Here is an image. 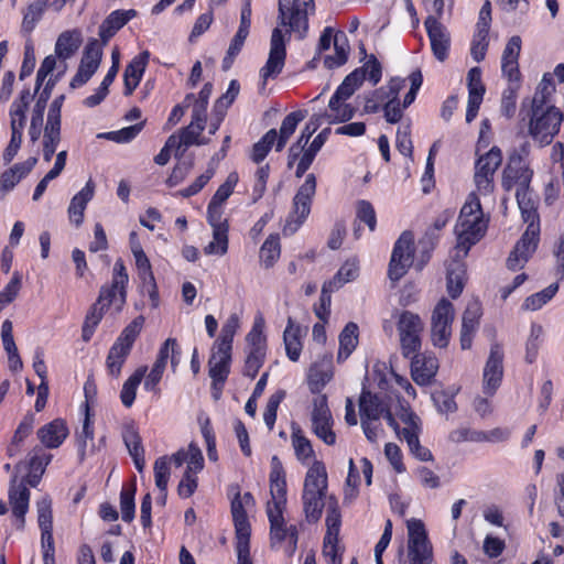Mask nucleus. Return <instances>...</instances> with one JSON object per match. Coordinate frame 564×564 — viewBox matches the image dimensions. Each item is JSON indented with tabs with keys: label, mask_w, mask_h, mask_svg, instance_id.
I'll use <instances>...</instances> for the list:
<instances>
[{
	"label": "nucleus",
	"mask_w": 564,
	"mask_h": 564,
	"mask_svg": "<svg viewBox=\"0 0 564 564\" xmlns=\"http://www.w3.org/2000/svg\"><path fill=\"white\" fill-rule=\"evenodd\" d=\"M502 162V153L499 148H491L486 154L481 155L475 165V184L481 195H490L494 192V177Z\"/></svg>",
	"instance_id": "obj_14"
},
{
	"label": "nucleus",
	"mask_w": 564,
	"mask_h": 564,
	"mask_svg": "<svg viewBox=\"0 0 564 564\" xmlns=\"http://www.w3.org/2000/svg\"><path fill=\"white\" fill-rule=\"evenodd\" d=\"M95 187L94 181L89 178L84 188L70 199L67 214L69 221L76 227H79L84 221V213L87 204L95 195Z\"/></svg>",
	"instance_id": "obj_27"
},
{
	"label": "nucleus",
	"mask_w": 564,
	"mask_h": 564,
	"mask_svg": "<svg viewBox=\"0 0 564 564\" xmlns=\"http://www.w3.org/2000/svg\"><path fill=\"white\" fill-rule=\"evenodd\" d=\"M83 35L79 30H67L62 32L55 43L56 56L65 62L70 58L80 47Z\"/></svg>",
	"instance_id": "obj_32"
},
{
	"label": "nucleus",
	"mask_w": 564,
	"mask_h": 564,
	"mask_svg": "<svg viewBox=\"0 0 564 564\" xmlns=\"http://www.w3.org/2000/svg\"><path fill=\"white\" fill-rule=\"evenodd\" d=\"M347 99L333 95L328 102L329 113L325 115L329 122H346L355 115V108L346 102Z\"/></svg>",
	"instance_id": "obj_41"
},
{
	"label": "nucleus",
	"mask_w": 564,
	"mask_h": 564,
	"mask_svg": "<svg viewBox=\"0 0 564 564\" xmlns=\"http://www.w3.org/2000/svg\"><path fill=\"white\" fill-rule=\"evenodd\" d=\"M286 57L285 41L282 31L275 28L272 31L270 53L265 65L260 69L262 88L269 78L276 77L283 69Z\"/></svg>",
	"instance_id": "obj_16"
},
{
	"label": "nucleus",
	"mask_w": 564,
	"mask_h": 564,
	"mask_svg": "<svg viewBox=\"0 0 564 564\" xmlns=\"http://www.w3.org/2000/svg\"><path fill=\"white\" fill-rule=\"evenodd\" d=\"M543 335V328L541 325L533 324L531 327L530 336L525 345V360L532 364L538 356V351L541 345V337Z\"/></svg>",
	"instance_id": "obj_61"
},
{
	"label": "nucleus",
	"mask_w": 564,
	"mask_h": 564,
	"mask_svg": "<svg viewBox=\"0 0 564 564\" xmlns=\"http://www.w3.org/2000/svg\"><path fill=\"white\" fill-rule=\"evenodd\" d=\"M271 501L267 505V514L270 521L271 546L274 547L283 541H289V552L293 554L297 544V530L295 525H286L283 512L286 506L285 470L278 456L271 459L270 471Z\"/></svg>",
	"instance_id": "obj_2"
},
{
	"label": "nucleus",
	"mask_w": 564,
	"mask_h": 564,
	"mask_svg": "<svg viewBox=\"0 0 564 564\" xmlns=\"http://www.w3.org/2000/svg\"><path fill=\"white\" fill-rule=\"evenodd\" d=\"M33 95L29 88L23 89L10 108V128L23 130L26 124V111Z\"/></svg>",
	"instance_id": "obj_37"
},
{
	"label": "nucleus",
	"mask_w": 564,
	"mask_h": 564,
	"mask_svg": "<svg viewBox=\"0 0 564 564\" xmlns=\"http://www.w3.org/2000/svg\"><path fill=\"white\" fill-rule=\"evenodd\" d=\"M128 280L123 262L117 260L113 265L111 284L101 288L97 304L102 305V308L115 306L118 312L121 311L126 303Z\"/></svg>",
	"instance_id": "obj_12"
},
{
	"label": "nucleus",
	"mask_w": 564,
	"mask_h": 564,
	"mask_svg": "<svg viewBox=\"0 0 564 564\" xmlns=\"http://www.w3.org/2000/svg\"><path fill=\"white\" fill-rule=\"evenodd\" d=\"M529 134L540 145L550 144L558 133L563 113L555 106L531 107Z\"/></svg>",
	"instance_id": "obj_5"
},
{
	"label": "nucleus",
	"mask_w": 564,
	"mask_h": 564,
	"mask_svg": "<svg viewBox=\"0 0 564 564\" xmlns=\"http://www.w3.org/2000/svg\"><path fill=\"white\" fill-rule=\"evenodd\" d=\"M454 318V305L445 297L441 299L432 311L430 323V338L434 347L446 348L448 346Z\"/></svg>",
	"instance_id": "obj_6"
},
{
	"label": "nucleus",
	"mask_w": 564,
	"mask_h": 564,
	"mask_svg": "<svg viewBox=\"0 0 564 564\" xmlns=\"http://www.w3.org/2000/svg\"><path fill=\"white\" fill-rule=\"evenodd\" d=\"M521 37L519 35L512 36L508 41L501 57V70L509 82V86L502 95L501 111L508 118H511L514 115L517 91L520 88L521 74L518 61L521 52Z\"/></svg>",
	"instance_id": "obj_4"
},
{
	"label": "nucleus",
	"mask_w": 564,
	"mask_h": 564,
	"mask_svg": "<svg viewBox=\"0 0 564 564\" xmlns=\"http://www.w3.org/2000/svg\"><path fill=\"white\" fill-rule=\"evenodd\" d=\"M148 371L147 366L139 367L124 382L120 392V400L126 408H131L137 397V390Z\"/></svg>",
	"instance_id": "obj_39"
},
{
	"label": "nucleus",
	"mask_w": 564,
	"mask_h": 564,
	"mask_svg": "<svg viewBox=\"0 0 564 564\" xmlns=\"http://www.w3.org/2000/svg\"><path fill=\"white\" fill-rule=\"evenodd\" d=\"M281 247L278 235H270L260 248V261L264 268H271L280 258Z\"/></svg>",
	"instance_id": "obj_44"
},
{
	"label": "nucleus",
	"mask_w": 564,
	"mask_h": 564,
	"mask_svg": "<svg viewBox=\"0 0 564 564\" xmlns=\"http://www.w3.org/2000/svg\"><path fill=\"white\" fill-rule=\"evenodd\" d=\"M532 177V172L522 165L521 159H510L503 170L502 186L510 191L512 187H528Z\"/></svg>",
	"instance_id": "obj_26"
},
{
	"label": "nucleus",
	"mask_w": 564,
	"mask_h": 564,
	"mask_svg": "<svg viewBox=\"0 0 564 564\" xmlns=\"http://www.w3.org/2000/svg\"><path fill=\"white\" fill-rule=\"evenodd\" d=\"M66 158H67V152L65 150L57 153L53 169L50 170L36 185L34 194H33V200H39L40 197L44 194V192L47 187V184L52 180L59 176V174L63 172V170L65 167Z\"/></svg>",
	"instance_id": "obj_43"
},
{
	"label": "nucleus",
	"mask_w": 564,
	"mask_h": 564,
	"mask_svg": "<svg viewBox=\"0 0 564 564\" xmlns=\"http://www.w3.org/2000/svg\"><path fill=\"white\" fill-rule=\"evenodd\" d=\"M205 129V124L196 121H191V123L182 129L180 139H177V145L189 147L193 144L202 145L207 144L209 140L200 139V133Z\"/></svg>",
	"instance_id": "obj_48"
},
{
	"label": "nucleus",
	"mask_w": 564,
	"mask_h": 564,
	"mask_svg": "<svg viewBox=\"0 0 564 564\" xmlns=\"http://www.w3.org/2000/svg\"><path fill=\"white\" fill-rule=\"evenodd\" d=\"M143 127H144V122L141 121L139 123L122 128L117 131L101 133V134H99V137L106 138L110 141L117 142V143H127V142H130L131 140H133L141 132Z\"/></svg>",
	"instance_id": "obj_54"
},
{
	"label": "nucleus",
	"mask_w": 564,
	"mask_h": 564,
	"mask_svg": "<svg viewBox=\"0 0 564 564\" xmlns=\"http://www.w3.org/2000/svg\"><path fill=\"white\" fill-rule=\"evenodd\" d=\"M335 55L325 59V64L332 67H338L347 62V39L344 33L339 32L334 36Z\"/></svg>",
	"instance_id": "obj_53"
},
{
	"label": "nucleus",
	"mask_w": 564,
	"mask_h": 564,
	"mask_svg": "<svg viewBox=\"0 0 564 564\" xmlns=\"http://www.w3.org/2000/svg\"><path fill=\"white\" fill-rule=\"evenodd\" d=\"M300 336H301L300 327L295 326L292 318L289 317L288 326L283 333V339H284L286 355L292 361H296L302 351V343H301Z\"/></svg>",
	"instance_id": "obj_42"
},
{
	"label": "nucleus",
	"mask_w": 564,
	"mask_h": 564,
	"mask_svg": "<svg viewBox=\"0 0 564 564\" xmlns=\"http://www.w3.org/2000/svg\"><path fill=\"white\" fill-rule=\"evenodd\" d=\"M45 6H46L45 1L36 0L28 7L26 12L24 13V17H23V28L25 30H28V31L33 30L35 23L37 21H40L41 17L44 12Z\"/></svg>",
	"instance_id": "obj_64"
},
{
	"label": "nucleus",
	"mask_w": 564,
	"mask_h": 564,
	"mask_svg": "<svg viewBox=\"0 0 564 564\" xmlns=\"http://www.w3.org/2000/svg\"><path fill=\"white\" fill-rule=\"evenodd\" d=\"M516 197L521 210L523 221L528 226L534 225L540 229L539 215L536 213L535 200L533 199L530 187H517Z\"/></svg>",
	"instance_id": "obj_36"
},
{
	"label": "nucleus",
	"mask_w": 564,
	"mask_h": 564,
	"mask_svg": "<svg viewBox=\"0 0 564 564\" xmlns=\"http://www.w3.org/2000/svg\"><path fill=\"white\" fill-rule=\"evenodd\" d=\"M468 82V105L466 111V121L471 122L479 110L482 97L485 94V86L481 82V70L479 67H473L467 74Z\"/></svg>",
	"instance_id": "obj_24"
},
{
	"label": "nucleus",
	"mask_w": 564,
	"mask_h": 564,
	"mask_svg": "<svg viewBox=\"0 0 564 564\" xmlns=\"http://www.w3.org/2000/svg\"><path fill=\"white\" fill-rule=\"evenodd\" d=\"M278 4L280 23L303 39L308 30V12L314 10L313 0H279Z\"/></svg>",
	"instance_id": "obj_7"
},
{
	"label": "nucleus",
	"mask_w": 564,
	"mask_h": 564,
	"mask_svg": "<svg viewBox=\"0 0 564 564\" xmlns=\"http://www.w3.org/2000/svg\"><path fill=\"white\" fill-rule=\"evenodd\" d=\"M557 291V283L550 284L544 290L528 296L522 304V308L525 311H538L551 301Z\"/></svg>",
	"instance_id": "obj_47"
},
{
	"label": "nucleus",
	"mask_w": 564,
	"mask_h": 564,
	"mask_svg": "<svg viewBox=\"0 0 564 564\" xmlns=\"http://www.w3.org/2000/svg\"><path fill=\"white\" fill-rule=\"evenodd\" d=\"M253 497L250 492L236 495L231 501V513L236 531V545L249 544L251 527L246 512L247 507L253 506Z\"/></svg>",
	"instance_id": "obj_18"
},
{
	"label": "nucleus",
	"mask_w": 564,
	"mask_h": 564,
	"mask_svg": "<svg viewBox=\"0 0 564 564\" xmlns=\"http://www.w3.org/2000/svg\"><path fill=\"white\" fill-rule=\"evenodd\" d=\"M487 226L488 220L484 216L480 202L477 195L471 193L460 209L455 227L457 252L467 256L470 247L485 236Z\"/></svg>",
	"instance_id": "obj_3"
},
{
	"label": "nucleus",
	"mask_w": 564,
	"mask_h": 564,
	"mask_svg": "<svg viewBox=\"0 0 564 564\" xmlns=\"http://www.w3.org/2000/svg\"><path fill=\"white\" fill-rule=\"evenodd\" d=\"M238 182V174L236 172L230 173L225 183H223L214 196L212 197L210 202L212 204L221 206L228 197L232 194L234 188Z\"/></svg>",
	"instance_id": "obj_62"
},
{
	"label": "nucleus",
	"mask_w": 564,
	"mask_h": 564,
	"mask_svg": "<svg viewBox=\"0 0 564 564\" xmlns=\"http://www.w3.org/2000/svg\"><path fill=\"white\" fill-rule=\"evenodd\" d=\"M135 17L137 11L133 9L112 11L99 26L100 44L106 45L117 31Z\"/></svg>",
	"instance_id": "obj_28"
},
{
	"label": "nucleus",
	"mask_w": 564,
	"mask_h": 564,
	"mask_svg": "<svg viewBox=\"0 0 564 564\" xmlns=\"http://www.w3.org/2000/svg\"><path fill=\"white\" fill-rule=\"evenodd\" d=\"M503 377V351L499 344H494L484 368V393L492 397L499 388Z\"/></svg>",
	"instance_id": "obj_19"
},
{
	"label": "nucleus",
	"mask_w": 564,
	"mask_h": 564,
	"mask_svg": "<svg viewBox=\"0 0 564 564\" xmlns=\"http://www.w3.org/2000/svg\"><path fill=\"white\" fill-rule=\"evenodd\" d=\"M446 286L448 294L456 299L463 292L465 280H466V267L465 263L459 259H453L447 264L446 273Z\"/></svg>",
	"instance_id": "obj_35"
},
{
	"label": "nucleus",
	"mask_w": 564,
	"mask_h": 564,
	"mask_svg": "<svg viewBox=\"0 0 564 564\" xmlns=\"http://www.w3.org/2000/svg\"><path fill=\"white\" fill-rule=\"evenodd\" d=\"M539 234L540 229L534 225L527 227L507 259L508 269L516 271L524 267L538 247Z\"/></svg>",
	"instance_id": "obj_17"
},
{
	"label": "nucleus",
	"mask_w": 564,
	"mask_h": 564,
	"mask_svg": "<svg viewBox=\"0 0 564 564\" xmlns=\"http://www.w3.org/2000/svg\"><path fill=\"white\" fill-rule=\"evenodd\" d=\"M325 522L327 528L325 536L338 539L341 524V514L336 499L330 498L327 503V514Z\"/></svg>",
	"instance_id": "obj_50"
},
{
	"label": "nucleus",
	"mask_w": 564,
	"mask_h": 564,
	"mask_svg": "<svg viewBox=\"0 0 564 564\" xmlns=\"http://www.w3.org/2000/svg\"><path fill=\"white\" fill-rule=\"evenodd\" d=\"M145 318L142 315L137 316L129 325H127L120 336L115 341L116 345H120L130 350L133 346V343L140 335L143 325H144Z\"/></svg>",
	"instance_id": "obj_46"
},
{
	"label": "nucleus",
	"mask_w": 564,
	"mask_h": 564,
	"mask_svg": "<svg viewBox=\"0 0 564 564\" xmlns=\"http://www.w3.org/2000/svg\"><path fill=\"white\" fill-rule=\"evenodd\" d=\"M358 344V326L355 323H348L339 335L338 361L348 358L356 349Z\"/></svg>",
	"instance_id": "obj_40"
},
{
	"label": "nucleus",
	"mask_w": 564,
	"mask_h": 564,
	"mask_svg": "<svg viewBox=\"0 0 564 564\" xmlns=\"http://www.w3.org/2000/svg\"><path fill=\"white\" fill-rule=\"evenodd\" d=\"M150 57L148 51H143L127 65L123 74L124 95L129 96L138 87L145 70Z\"/></svg>",
	"instance_id": "obj_29"
},
{
	"label": "nucleus",
	"mask_w": 564,
	"mask_h": 564,
	"mask_svg": "<svg viewBox=\"0 0 564 564\" xmlns=\"http://www.w3.org/2000/svg\"><path fill=\"white\" fill-rule=\"evenodd\" d=\"M155 485L161 492L166 491L170 478V467L167 456L159 457L154 463Z\"/></svg>",
	"instance_id": "obj_63"
},
{
	"label": "nucleus",
	"mask_w": 564,
	"mask_h": 564,
	"mask_svg": "<svg viewBox=\"0 0 564 564\" xmlns=\"http://www.w3.org/2000/svg\"><path fill=\"white\" fill-rule=\"evenodd\" d=\"M276 130L270 129L260 141H258L251 152V160L254 163L262 162L271 150L272 145L276 143Z\"/></svg>",
	"instance_id": "obj_51"
},
{
	"label": "nucleus",
	"mask_w": 564,
	"mask_h": 564,
	"mask_svg": "<svg viewBox=\"0 0 564 564\" xmlns=\"http://www.w3.org/2000/svg\"><path fill=\"white\" fill-rule=\"evenodd\" d=\"M332 356L324 355L318 358L308 370L307 386L312 393L321 395V391L332 380L333 371Z\"/></svg>",
	"instance_id": "obj_23"
},
{
	"label": "nucleus",
	"mask_w": 564,
	"mask_h": 564,
	"mask_svg": "<svg viewBox=\"0 0 564 564\" xmlns=\"http://www.w3.org/2000/svg\"><path fill=\"white\" fill-rule=\"evenodd\" d=\"M388 405L370 391L364 390L359 398V412L361 421H378L388 410Z\"/></svg>",
	"instance_id": "obj_31"
},
{
	"label": "nucleus",
	"mask_w": 564,
	"mask_h": 564,
	"mask_svg": "<svg viewBox=\"0 0 564 564\" xmlns=\"http://www.w3.org/2000/svg\"><path fill=\"white\" fill-rule=\"evenodd\" d=\"M264 319L262 316L256 318L251 330L248 333L246 340L250 346V350L265 351V336L263 334Z\"/></svg>",
	"instance_id": "obj_55"
},
{
	"label": "nucleus",
	"mask_w": 564,
	"mask_h": 564,
	"mask_svg": "<svg viewBox=\"0 0 564 564\" xmlns=\"http://www.w3.org/2000/svg\"><path fill=\"white\" fill-rule=\"evenodd\" d=\"M424 25L433 55L437 61L444 62L448 56L451 46V35L447 29L433 15L426 18Z\"/></svg>",
	"instance_id": "obj_20"
},
{
	"label": "nucleus",
	"mask_w": 564,
	"mask_h": 564,
	"mask_svg": "<svg viewBox=\"0 0 564 564\" xmlns=\"http://www.w3.org/2000/svg\"><path fill=\"white\" fill-rule=\"evenodd\" d=\"M130 350L123 348L120 345L113 344L110 348L107 360H106V367L108 370V373L111 377L118 378L121 373V368L129 356Z\"/></svg>",
	"instance_id": "obj_45"
},
{
	"label": "nucleus",
	"mask_w": 564,
	"mask_h": 564,
	"mask_svg": "<svg viewBox=\"0 0 564 564\" xmlns=\"http://www.w3.org/2000/svg\"><path fill=\"white\" fill-rule=\"evenodd\" d=\"M30 490L24 480L17 481V477L11 480L9 489V502L12 513L15 517V527L19 530L24 528L25 514L29 510Z\"/></svg>",
	"instance_id": "obj_21"
},
{
	"label": "nucleus",
	"mask_w": 564,
	"mask_h": 564,
	"mask_svg": "<svg viewBox=\"0 0 564 564\" xmlns=\"http://www.w3.org/2000/svg\"><path fill=\"white\" fill-rule=\"evenodd\" d=\"M555 91V86L553 84V79L551 74L546 73L543 75L542 80L540 82L534 96L531 100V107H543V106H552L550 104V97Z\"/></svg>",
	"instance_id": "obj_49"
},
{
	"label": "nucleus",
	"mask_w": 564,
	"mask_h": 564,
	"mask_svg": "<svg viewBox=\"0 0 564 564\" xmlns=\"http://www.w3.org/2000/svg\"><path fill=\"white\" fill-rule=\"evenodd\" d=\"M401 419L406 424V426L400 430L399 436H402L409 446L413 444L416 445L415 443L419 440V417L414 413L409 412L403 414Z\"/></svg>",
	"instance_id": "obj_60"
},
{
	"label": "nucleus",
	"mask_w": 564,
	"mask_h": 564,
	"mask_svg": "<svg viewBox=\"0 0 564 564\" xmlns=\"http://www.w3.org/2000/svg\"><path fill=\"white\" fill-rule=\"evenodd\" d=\"M68 434L66 422L62 419L53 420L36 432L37 438L46 448L59 447Z\"/></svg>",
	"instance_id": "obj_25"
},
{
	"label": "nucleus",
	"mask_w": 564,
	"mask_h": 564,
	"mask_svg": "<svg viewBox=\"0 0 564 564\" xmlns=\"http://www.w3.org/2000/svg\"><path fill=\"white\" fill-rule=\"evenodd\" d=\"M408 534L409 564H432L433 550L423 522L416 519L409 520Z\"/></svg>",
	"instance_id": "obj_11"
},
{
	"label": "nucleus",
	"mask_w": 564,
	"mask_h": 564,
	"mask_svg": "<svg viewBox=\"0 0 564 564\" xmlns=\"http://www.w3.org/2000/svg\"><path fill=\"white\" fill-rule=\"evenodd\" d=\"M104 311H105V308H102V305L97 304V302H96L93 305V307L90 308L89 313L86 315V318H85V322L83 325V333H82V337H83L84 341L90 340V338L95 332V328L97 327V325L99 324V322L101 321V318L104 316Z\"/></svg>",
	"instance_id": "obj_56"
},
{
	"label": "nucleus",
	"mask_w": 564,
	"mask_h": 564,
	"mask_svg": "<svg viewBox=\"0 0 564 564\" xmlns=\"http://www.w3.org/2000/svg\"><path fill=\"white\" fill-rule=\"evenodd\" d=\"M316 193V177L307 174L304 183L297 189L293 198L292 212L289 215L284 231L295 232L311 213V205Z\"/></svg>",
	"instance_id": "obj_9"
},
{
	"label": "nucleus",
	"mask_w": 564,
	"mask_h": 564,
	"mask_svg": "<svg viewBox=\"0 0 564 564\" xmlns=\"http://www.w3.org/2000/svg\"><path fill=\"white\" fill-rule=\"evenodd\" d=\"M397 329L402 355L409 358L419 352L422 345L421 335L424 330L422 318L413 312L403 311L399 316Z\"/></svg>",
	"instance_id": "obj_8"
},
{
	"label": "nucleus",
	"mask_w": 564,
	"mask_h": 564,
	"mask_svg": "<svg viewBox=\"0 0 564 564\" xmlns=\"http://www.w3.org/2000/svg\"><path fill=\"white\" fill-rule=\"evenodd\" d=\"M311 427L314 435L328 446L336 444L334 417L328 408L326 394L316 395L312 402Z\"/></svg>",
	"instance_id": "obj_10"
},
{
	"label": "nucleus",
	"mask_w": 564,
	"mask_h": 564,
	"mask_svg": "<svg viewBox=\"0 0 564 564\" xmlns=\"http://www.w3.org/2000/svg\"><path fill=\"white\" fill-rule=\"evenodd\" d=\"M323 117L324 116L322 115L313 116L310 119V121L305 124L297 141L290 147L288 154V167L291 169L293 164L296 162L297 158L302 153L303 149L307 145L312 135L322 124Z\"/></svg>",
	"instance_id": "obj_33"
},
{
	"label": "nucleus",
	"mask_w": 564,
	"mask_h": 564,
	"mask_svg": "<svg viewBox=\"0 0 564 564\" xmlns=\"http://www.w3.org/2000/svg\"><path fill=\"white\" fill-rule=\"evenodd\" d=\"M228 360L209 359V376L213 380V389H218V384H224L229 373Z\"/></svg>",
	"instance_id": "obj_59"
},
{
	"label": "nucleus",
	"mask_w": 564,
	"mask_h": 564,
	"mask_svg": "<svg viewBox=\"0 0 564 564\" xmlns=\"http://www.w3.org/2000/svg\"><path fill=\"white\" fill-rule=\"evenodd\" d=\"M414 237L410 231L401 234L397 240L389 262L388 274L391 281L402 279L413 264Z\"/></svg>",
	"instance_id": "obj_13"
},
{
	"label": "nucleus",
	"mask_w": 564,
	"mask_h": 564,
	"mask_svg": "<svg viewBox=\"0 0 564 564\" xmlns=\"http://www.w3.org/2000/svg\"><path fill=\"white\" fill-rule=\"evenodd\" d=\"M305 111L297 110L289 113L281 123L279 133L276 132L275 151L280 152L288 143L291 135L295 132L297 124L304 120Z\"/></svg>",
	"instance_id": "obj_38"
},
{
	"label": "nucleus",
	"mask_w": 564,
	"mask_h": 564,
	"mask_svg": "<svg viewBox=\"0 0 564 564\" xmlns=\"http://www.w3.org/2000/svg\"><path fill=\"white\" fill-rule=\"evenodd\" d=\"M411 358V376L415 383L427 386L435 377L438 370L437 359L431 354H419L410 356Z\"/></svg>",
	"instance_id": "obj_22"
},
{
	"label": "nucleus",
	"mask_w": 564,
	"mask_h": 564,
	"mask_svg": "<svg viewBox=\"0 0 564 564\" xmlns=\"http://www.w3.org/2000/svg\"><path fill=\"white\" fill-rule=\"evenodd\" d=\"M228 231H213V240L204 247V253L207 256H225L228 251Z\"/></svg>",
	"instance_id": "obj_57"
},
{
	"label": "nucleus",
	"mask_w": 564,
	"mask_h": 564,
	"mask_svg": "<svg viewBox=\"0 0 564 564\" xmlns=\"http://www.w3.org/2000/svg\"><path fill=\"white\" fill-rule=\"evenodd\" d=\"M481 315L480 305L477 302L468 304L464 314L460 329V347L462 349H469L471 347L474 334L479 324Z\"/></svg>",
	"instance_id": "obj_30"
},
{
	"label": "nucleus",
	"mask_w": 564,
	"mask_h": 564,
	"mask_svg": "<svg viewBox=\"0 0 564 564\" xmlns=\"http://www.w3.org/2000/svg\"><path fill=\"white\" fill-rule=\"evenodd\" d=\"M37 163V159L32 156L22 163L14 164L4 171L0 176V186L4 192L11 191L23 177H25Z\"/></svg>",
	"instance_id": "obj_34"
},
{
	"label": "nucleus",
	"mask_w": 564,
	"mask_h": 564,
	"mask_svg": "<svg viewBox=\"0 0 564 564\" xmlns=\"http://www.w3.org/2000/svg\"><path fill=\"white\" fill-rule=\"evenodd\" d=\"M291 442L296 459L302 465H311L304 478L302 501L306 519L317 522L322 517L327 492V470L325 464L316 459L311 441L300 427H292Z\"/></svg>",
	"instance_id": "obj_1"
},
{
	"label": "nucleus",
	"mask_w": 564,
	"mask_h": 564,
	"mask_svg": "<svg viewBox=\"0 0 564 564\" xmlns=\"http://www.w3.org/2000/svg\"><path fill=\"white\" fill-rule=\"evenodd\" d=\"M61 141V127L45 126L43 137V159L50 162Z\"/></svg>",
	"instance_id": "obj_52"
},
{
	"label": "nucleus",
	"mask_w": 564,
	"mask_h": 564,
	"mask_svg": "<svg viewBox=\"0 0 564 564\" xmlns=\"http://www.w3.org/2000/svg\"><path fill=\"white\" fill-rule=\"evenodd\" d=\"M362 84L361 70H354L345 77L341 85L335 91L337 97L349 99Z\"/></svg>",
	"instance_id": "obj_58"
},
{
	"label": "nucleus",
	"mask_w": 564,
	"mask_h": 564,
	"mask_svg": "<svg viewBox=\"0 0 564 564\" xmlns=\"http://www.w3.org/2000/svg\"><path fill=\"white\" fill-rule=\"evenodd\" d=\"M102 57V44L96 39L88 41L77 69L70 82V87L85 85L98 69Z\"/></svg>",
	"instance_id": "obj_15"
}]
</instances>
